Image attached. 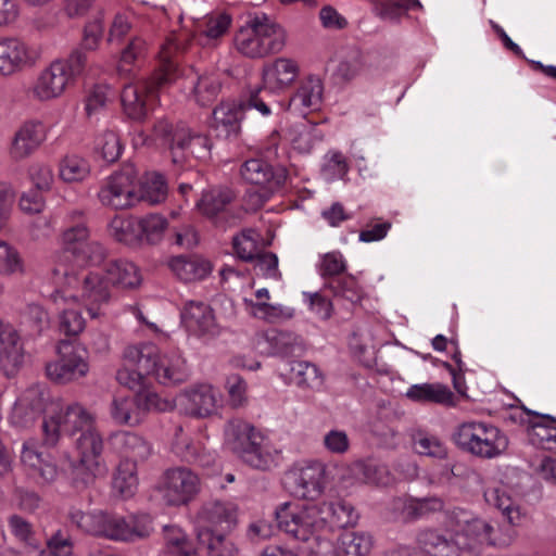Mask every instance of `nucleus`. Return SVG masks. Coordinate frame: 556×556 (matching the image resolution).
Listing matches in <instances>:
<instances>
[{"instance_id": "50", "label": "nucleus", "mask_w": 556, "mask_h": 556, "mask_svg": "<svg viewBox=\"0 0 556 556\" xmlns=\"http://www.w3.org/2000/svg\"><path fill=\"white\" fill-rule=\"evenodd\" d=\"M114 489L124 497L132 496L138 486L137 465L121 460L113 479Z\"/></svg>"}, {"instance_id": "1", "label": "nucleus", "mask_w": 556, "mask_h": 556, "mask_svg": "<svg viewBox=\"0 0 556 556\" xmlns=\"http://www.w3.org/2000/svg\"><path fill=\"white\" fill-rule=\"evenodd\" d=\"M189 39L184 34H170L162 43L159 60L160 67L149 80L127 84L122 91L121 101L126 115L142 121L153 105L157 89L170 84L178 77V59L187 51Z\"/></svg>"}, {"instance_id": "59", "label": "nucleus", "mask_w": 556, "mask_h": 556, "mask_svg": "<svg viewBox=\"0 0 556 556\" xmlns=\"http://www.w3.org/2000/svg\"><path fill=\"white\" fill-rule=\"evenodd\" d=\"M24 273V263L18 252L0 240V275L12 276Z\"/></svg>"}, {"instance_id": "51", "label": "nucleus", "mask_w": 556, "mask_h": 556, "mask_svg": "<svg viewBox=\"0 0 556 556\" xmlns=\"http://www.w3.org/2000/svg\"><path fill=\"white\" fill-rule=\"evenodd\" d=\"M110 233L119 242L135 243L140 240L138 219L116 216L110 223Z\"/></svg>"}, {"instance_id": "33", "label": "nucleus", "mask_w": 556, "mask_h": 556, "mask_svg": "<svg viewBox=\"0 0 556 556\" xmlns=\"http://www.w3.org/2000/svg\"><path fill=\"white\" fill-rule=\"evenodd\" d=\"M153 377L164 386L185 382L189 377L186 359L178 352L161 354Z\"/></svg>"}, {"instance_id": "23", "label": "nucleus", "mask_w": 556, "mask_h": 556, "mask_svg": "<svg viewBox=\"0 0 556 556\" xmlns=\"http://www.w3.org/2000/svg\"><path fill=\"white\" fill-rule=\"evenodd\" d=\"M181 320L186 329L198 338L213 339L222 332L213 308L203 302L189 301L181 312Z\"/></svg>"}, {"instance_id": "44", "label": "nucleus", "mask_w": 556, "mask_h": 556, "mask_svg": "<svg viewBox=\"0 0 556 556\" xmlns=\"http://www.w3.org/2000/svg\"><path fill=\"white\" fill-rule=\"evenodd\" d=\"M556 418L542 415L541 420L531 422L528 429L529 441L542 448L556 450Z\"/></svg>"}, {"instance_id": "18", "label": "nucleus", "mask_w": 556, "mask_h": 556, "mask_svg": "<svg viewBox=\"0 0 556 556\" xmlns=\"http://www.w3.org/2000/svg\"><path fill=\"white\" fill-rule=\"evenodd\" d=\"M152 531V518L148 514L124 517L108 513L102 538L117 542H135L148 538Z\"/></svg>"}, {"instance_id": "10", "label": "nucleus", "mask_w": 556, "mask_h": 556, "mask_svg": "<svg viewBox=\"0 0 556 556\" xmlns=\"http://www.w3.org/2000/svg\"><path fill=\"white\" fill-rule=\"evenodd\" d=\"M96 428V416L79 403H72L43 419V444L55 446L61 432L76 438Z\"/></svg>"}, {"instance_id": "34", "label": "nucleus", "mask_w": 556, "mask_h": 556, "mask_svg": "<svg viewBox=\"0 0 556 556\" xmlns=\"http://www.w3.org/2000/svg\"><path fill=\"white\" fill-rule=\"evenodd\" d=\"M29 59L26 43L16 38L0 39V75L14 74L23 68Z\"/></svg>"}, {"instance_id": "11", "label": "nucleus", "mask_w": 556, "mask_h": 556, "mask_svg": "<svg viewBox=\"0 0 556 556\" xmlns=\"http://www.w3.org/2000/svg\"><path fill=\"white\" fill-rule=\"evenodd\" d=\"M160 356L153 343L128 345L123 353L125 367L116 374L118 382L130 390L147 389L146 378L153 377Z\"/></svg>"}, {"instance_id": "48", "label": "nucleus", "mask_w": 556, "mask_h": 556, "mask_svg": "<svg viewBox=\"0 0 556 556\" xmlns=\"http://www.w3.org/2000/svg\"><path fill=\"white\" fill-rule=\"evenodd\" d=\"M167 182L162 174H147L138 190L139 201L159 204L167 198Z\"/></svg>"}, {"instance_id": "49", "label": "nucleus", "mask_w": 556, "mask_h": 556, "mask_svg": "<svg viewBox=\"0 0 556 556\" xmlns=\"http://www.w3.org/2000/svg\"><path fill=\"white\" fill-rule=\"evenodd\" d=\"M324 286L336 298L346 300L352 304L359 303L364 298V291L353 276L332 278L327 280Z\"/></svg>"}, {"instance_id": "4", "label": "nucleus", "mask_w": 556, "mask_h": 556, "mask_svg": "<svg viewBox=\"0 0 556 556\" xmlns=\"http://www.w3.org/2000/svg\"><path fill=\"white\" fill-rule=\"evenodd\" d=\"M239 53L250 59H262L281 52L287 43L286 29L265 13L248 16L233 38Z\"/></svg>"}, {"instance_id": "55", "label": "nucleus", "mask_w": 556, "mask_h": 556, "mask_svg": "<svg viewBox=\"0 0 556 556\" xmlns=\"http://www.w3.org/2000/svg\"><path fill=\"white\" fill-rule=\"evenodd\" d=\"M96 148L102 159L108 163L116 162L123 151L121 138L118 134L113 130H106L101 134L97 139Z\"/></svg>"}, {"instance_id": "15", "label": "nucleus", "mask_w": 556, "mask_h": 556, "mask_svg": "<svg viewBox=\"0 0 556 556\" xmlns=\"http://www.w3.org/2000/svg\"><path fill=\"white\" fill-rule=\"evenodd\" d=\"M98 198L104 206L114 210H125L135 205L139 201L136 168L126 165L108 177L99 190Z\"/></svg>"}, {"instance_id": "29", "label": "nucleus", "mask_w": 556, "mask_h": 556, "mask_svg": "<svg viewBox=\"0 0 556 556\" xmlns=\"http://www.w3.org/2000/svg\"><path fill=\"white\" fill-rule=\"evenodd\" d=\"M300 66L289 58H277L264 65L262 78L264 88L276 91L288 88L299 76Z\"/></svg>"}, {"instance_id": "12", "label": "nucleus", "mask_w": 556, "mask_h": 556, "mask_svg": "<svg viewBox=\"0 0 556 556\" xmlns=\"http://www.w3.org/2000/svg\"><path fill=\"white\" fill-rule=\"evenodd\" d=\"M55 281L65 279L68 286L80 282L79 298L86 306L90 317L101 314V307L109 303L111 298L110 283L103 271H89L78 279L65 264H58L52 270Z\"/></svg>"}, {"instance_id": "35", "label": "nucleus", "mask_w": 556, "mask_h": 556, "mask_svg": "<svg viewBox=\"0 0 556 556\" xmlns=\"http://www.w3.org/2000/svg\"><path fill=\"white\" fill-rule=\"evenodd\" d=\"M81 218L83 213L80 211L71 212L67 219L72 224L62 230L59 239L64 252L71 253L73 256L91 239L90 230Z\"/></svg>"}, {"instance_id": "27", "label": "nucleus", "mask_w": 556, "mask_h": 556, "mask_svg": "<svg viewBox=\"0 0 556 556\" xmlns=\"http://www.w3.org/2000/svg\"><path fill=\"white\" fill-rule=\"evenodd\" d=\"M21 462L27 468L28 472L40 479L42 483L53 482L59 475L55 464L51 462L49 455H45L39 451V446L34 440H28L23 443Z\"/></svg>"}, {"instance_id": "26", "label": "nucleus", "mask_w": 556, "mask_h": 556, "mask_svg": "<svg viewBox=\"0 0 556 556\" xmlns=\"http://www.w3.org/2000/svg\"><path fill=\"white\" fill-rule=\"evenodd\" d=\"M110 445L123 460L146 462L153 452L152 444L142 435L130 431H117L110 435Z\"/></svg>"}, {"instance_id": "9", "label": "nucleus", "mask_w": 556, "mask_h": 556, "mask_svg": "<svg viewBox=\"0 0 556 556\" xmlns=\"http://www.w3.org/2000/svg\"><path fill=\"white\" fill-rule=\"evenodd\" d=\"M78 459L72 464V484L76 489L91 485L105 471L101 455L103 439L97 427L74 438Z\"/></svg>"}, {"instance_id": "13", "label": "nucleus", "mask_w": 556, "mask_h": 556, "mask_svg": "<svg viewBox=\"0 0 556 556\" xmlns=\"http://www.w3.org/2000/svg\"><path fill=\"white\" fill-rule=\"evenodd\" d=\"M241 177L249 184L260 187L258 192L249 194L250 203L261 207L268 199L279 191L287 178L288 172L282 166H273L263 159L247 160L240 168Z\"/></svg>"}, {"instance_id": "52", "label": "nucleus", "mask_w": 556, "mask_h": 556, "mask_svg": "<svg viewBox=\"0 0 556 556\" xmlns=\"http://www.w3.org/2000/svg\"><path fill=\"white\" fill-rule=\"evenodd\" d=\"M260 233L254 229H244L239 235L233 237L232 247L239 258L242 261H253L260 253L258 241Z\"/></svg>"}, {"instance_id": "57", "label": "nucleus", "mask_w": 556, "mask_h": 556, "mask_svg": "<svg viewBox=\"0 0 556 556\" xmlns=\"http://www.w3.org/2000/svg\"><path fill=\"white\" fill-rule=\"evenodd\" d=\"M413 444L415 451L420 455L440 459L447 456L446 446L437 437L428 435L425 433H417L413 438Z\"/></svg>"}, {"instance_id": "5", "label": "nucleus", "mask_w": 556, "mask_h": 556, "mask_svg": "<svg viewBox=\"0 0 556 556\" xmlns=\"http://www.w3.org/2000/svg\"><path fill=\"white\" fill-rule=\"evenodd\" d=\"M318 504L292 507L285 503L276 510L279 528L292 538L307 542L314 540L319 553L331 549V538L327 535L328 518L321 516Z\"/></svg>"}, {"instance_id": "32", "label": "nucleus", "mask_w": 556, "mask_h": 556, "mask_svg": "<svg viewBox=\"0 0 556 556\" xmlns=\"http://www.w3.org/2000/svg\"><path fill=\"white\" fill-rule=\"evenodd\" d=\"M168 266L174 275L184 282H194L206 278L213 266L199 255H179L169 260Z\"/></svg>"}, {"instance_id": "28", "label": "nucleus", "mask_w": 556, "mask_h": 556, "mask_svg": "<svg viewBox=\"0 0 556 556\" xmlns=\"http://www.w3.org/2000/svg\"><path fill=\"white\" fill-rule=\"evenodd\" d=\"M51 300L56 309L60 311V331L66 336H77L85 328V319L81 316L77 306V296L63 292L55 291L51 295Z\"/></svg>"}, {"instance_id": "53", "label": "nucleus", "mask_w": 556, "mask_h": 556, "mask_svg": "<svg viewBox=\"0 0 556 556\" xmlns=\"http://www.w3.org/2000/svg\"><path fill=\"white\" fill-rule=\"evenodd\" d=\"M231 21V16L225 12L211 14L199 25V31L207 41L216 40L228 31Z\"/></svg>"}, {"instance_id": "54", "label": "nucleus", "mask_w": 556, "mask_h": 556, "mask_svg": "<svg viewBox=\"0 0 556 556\" xmlns=\"http://www.w3.org/2000/svg\"><path fill=\"white\" fill-rule=\"evenodd\" d=\"M229 531L213 532L205 535V539H199L200 543L205 544L210 556H237L238 548L235 543L227 538Z\"/></svg>"}, {"instance_id": "25", "label": "nucleus", "mask_w": 556, "mask_h": 556, "mask_svg": "<svg viewBox=\"0 0 556 556\" xmlns=\"http://www.w3.org/2000/svg\"><path fill=\"white\" fill-rule=\"evenodd\" d=\"M324 86L318 77L309 76L301 83L291 96L287 110L294 116L305 117L319 110L323 100Z\"/></svg>"}, {"instance_id": "62", "label": "nucleus", "mask_w": 556, "mask_h": 556, "mask_svg": "<svg viewBox=\"0 0 556 556\" xmlns=\"http://www.w3.org/2000/svg\"><path fill=\"white\" fill-rule=\"evenodd\" d=\"M346 269V262L340 252H329L321 256L318 267L320 276L327 280L340 278Z\"/></svg>"}, {"instance_id": "31", "label": "nucleus", "mask_w": 556, "mask_h": 556, "mask_svg": "<svg viewBox=\"0 0 556 556\" xmlns=\"http://www.w3.org/2000/svg\"><path fill=\"white\" fill-rule=\"evenodd\" d=\"M243 110L235 101L220 102L213 111V127L218 137H236L241 129Z\"/></svg>"}, {"instance_id": "16", "label": "nucleus", "mask_w": 556, "mask_h": 556, "mask_svg": "<svg viewBox=\"0 0 556 556\" xmlns=\"http://www.w3.org/2000/svg\"><path fill=\"white\" fill-rule=\"evenodd\" d=\"M286 484L296 497L317 500L327 485V466L317 460L295 465L286 473Z\"/></svg>"}, {"instance_id": "39", "label": "nucleus", "mask_w": 556, "mask_h": 556, "mask_svg": "<svg viewBox=\"0 0 556 556\" xmlns=\"http://www.w3.org/2000/svg\"><path fill=\"white\" fill-rule=\"evenodd\" d=\"M290 380L301 389L321 390L325 377L320 369L306 361H293L289 364Z\"/></svg>"}, {"instance_id": "36", "label": "nucleus", "mask_w": 556, "mask_h": 556, "mask_svg": "<svg viewBox=\"0 0 556 556\" xmlns=\"http://www.w3.org/2000/svg\"><path fill=\"white\" fill-rule=\"evenodd\" d=\"M104 274L110 286L123 289L136 288L141 282L138 267L126 260L109 262L104 267Z\"/></svg>"}, {"instance_id": "42", "label": "nucleus", "mask_w": 556, "mask_h": 556, "mask_svg": "<svg viewBox=\"0 0 556 556\" xmlns=\"http://www.w3.org/2000/svg\"><path fill=\"white\" fill-rule=\"evenodd\" d=\"M164 549L168 556H198L193 542L181 528L175 525L164 526Z\"/></svg>"}, {"instance_id": "60", "label": "nucleus", "mask_w": 556, "mask_h": 556, "mask_svg": "<svg viewBox=\"0 0 556 556\" xmlns=\"http://www.w3.org/2000/svg\"><path fill=\"white\" fill-rule=\"evenodd\" d=\"M138 224L140 240L146 239L151 243L157 242L162 238L167 226L166 219L159 214H150L138 219Z\"/></svg>"}, {"instance_id": "8", "label": "nucleus", "mask_w": 556, "mask_h": 556, "mask_svg": "<svg viewBox=\"0 0 556 556\" xmlns=\"http://www.w3.org/2000/svg\"><path fill=\"white\" fill-rule=\"evenodd\" d=\"M152 136L154 140L168 146L174 164H182L189 155L201 159L210 149L208 139L204 135L191 130L184 123L173 125L165 117L154 122Z\"/></svg>"}, {"instance_id": "43", "label": "nucleus", "mask_w": 556, "mask_h": 556, "mask_svg": "<svg viewBox=\"0 0 556 556\" xmlns=\"http://www.w3.org/2000/svg\"><path fill=\"white\" fill-rule=\"evenodd\" d=\"M233 198L235 194L229 188L214 187L203 191L202 197L197 202V206L203 215L215 217L218 213L225 211Z\"/></svg>"}, {"instance_id": "24", "label": "nucleus", "mask_w": 556, "mask_h": 556, "mask_svg": "<svg viewBox=\"0 0 556 556\" xmlns=\"http://www.w3.org/2000/svg\"><path fill=\"white\" fill-rule=\"evenodd\" d=\"M43 408V390L38 386H33L16 400L10 415V422L15 428L28 429L41 416Z\"/></svg>"}, {"instance_id": "40", "label": "nucleus", "mask_w": 556, "mask_h": 556, "mask_svg": "<svg viewBox=\"0 0 556 556\" xmlns=\"http://www.w3.org/2000/svg\"><path fill=\"white\" fill-rule=\"evenodd\" d=\"M318 506L321 508V516L328 518L327 535H329L333 527L345 528L356 522L357 515L353 506L344 501L325 502L318 504Z\"/></svg>"}, {"instance_id": "41", "label": "nucleus", "mask_w": 556, "mask_h": 556, "mask_svg": "<svg viewBox=\"0 0 556 556\" xmlns=\"http://www.w3.org/2000/svg\"><path fill=\"white\" fill-rule=\"evenodd\" d=\"M108 513L102 510L83 511L79 508L71 507L68 510V519L81 532L102 536Z\"/></svg>"}, {"instance_id": "64", "label": "nucleus", "mask_w": 556, "mask_h": 556, "mask_svg": "<svg viewBox=\"0 0 556 556\" xmlns=\"http://www.w3.org/2000/svg\"><path fill=\"white\" fill-rule=\"evenodd\" d=\"M250 304L252 315L268 323H275L281 318H289L292 316L291 312L280 304H269L267 302L254 303L252 301H250Z\"/></svg>"}, {"instance_id": "14", "label": "nucleus", "mask_w": 556, "mask_h": 556, "mask_svg": "<svg viewBox=\"0 0 556 556\" xmlns=\"http://www.w3.org/2000/svg\"><path fill=\"white\" fill-rule=\"evenodd\" d=\"M201 490L199 476L188 467H173L165 470L157 491L167 506L188 505Z\"/></svg>"}, {"instance_id": "38", "label": "nucleus", "mask_w": 556, "mask_h": 556, "mask_svg": "<svg viewBox=\"0 0 556 556\" xmlns=\"http://www.w3.org/2000/svg\"><path fill=\"white\" fill-rule=\"evenodd\" d=\"M485 502L498 510L510 525H518L521 520V511L517 502L510 496L505 485H493L484 490Z\"/></svg>"}, {"instance_id": "19", "label": "nucleus", "mask_w": 556, "mask_h": 556, "mask_svg": "<svg viewBox=\"0 0 556 556\" xmlns=\"http://www.w3.org/2000/svg\"><path fill=\"white\" fill-rule=\"evenodd\" d=\"M197 522L198 539H205L213 532L230 531L237 522V508L229 502H206L197 514Z\"/></svg>"}, {"instance_id": "17", "label": "nucleus", "mask_w": 556, "mask_h": 556, "mask_svg": "<svg viewBox=\"0 0 556 556\" xmlns=\"http://www.w3.org/2000/svg\"><path fill=\"white\" fill-rule=\"evenodd\" d=\"M135 396L116 395L110 404V416L117 425L137 426L144 412L159 407V396L149 389L134 390Z\"/></svg>"}, {"instance_id": "56", "label": "nucleus", "mask_w": 556, "mask_h": 556, "mask_svg": "<svg viewBox=\"0 0 556 556\" xmlns=\"http://www.w3.org/2000/svg\"><path fill=\"white\" fill-rule=\"evenodd\" d=\"M443 507L444 503L440 497L429 496L408 500L404 506V510L408 517L416 519L431 513L440 511Z\"/></svg>"}, {"instance_id": "63", "label": "nucleus", "mask_w": 556, "mask_h": 556, "mask_svg": "<svg viewBox=\"0 0 556 556\" xmlns=\"http://www.w3.org/2000/svg\"><path fill=\"white\" fill-rule=\"evenodd\" d=\"M370 341V333L366 331L354 332L350 340L353 354L366 366H370L374 358V346Z\"/></svg>"}, {"instance_id": "58", "label": "nucleus", "mask_w": 556, "mask_h": 556, "mask_svg": "<svg viewBox=\"0 0 556 556\" xmlns=\"http://www.w3.org/2000/svg\"><path fill=\"white\" fill-rule=\"evenodd\" d=\"M317 139L316 128L305 123L295 125L290 130L291 143L301 153L311 152Z\"/></svg>"}, {"instance_id": "20", "label": "nucleus", "mask_w": 556, "mask_h": 556, "mask_svg": "<svg viewBox=\"0 0 556 556\" xmlns=\"http://www.w3.org/2000/svg\"><path fill=\"white\" fill-rule=\"evenodd\" d=\"M60 357L47 364L46 372L50 380L65 384L84 378L89 371V364L84 350L66 345Z\"/></svg>"}, {"instance_id": "46", "label": "nucleus", "mask_w": 556, "mask_h": 556, "mask_svg": "<svg viewBox=\"0 0 556 556\" xmlns=\"http://www.w3.org/2000/svg\"><path fill=\"white\" fill-rule=\"evenodd\" d=\"M90 170L89 162L77 154H67L59 163V176L68 184L85 180Z\"/></svg>"}, {"instance_id": "30", "label": "nucleus", "mask_w": 556, "mask_h": 556, "mask_svg": "<svg viewBox=\"0 0 556 556\" xmlns=\"http://www.w3.org/2000/svg\"><path fill=\"white\" fill-rule=\"evenodd\" d=\"M23 345L16 330L5 325L0 329V366L7 376L14 375L23 364Z\"/></svg>"}, {"instance_id": "2", "label": "nucleus", "mask_w": 556, "mask_h": 556, "mask_svg": "<svg viewBox=\"0 0 556 556\" xmlns=\"http://www.w3.org/2000/svg\"><path fill=\"white\" fill-rule=\"evenodd\" d=\"M493 527L475 518L446 529H426L418 534L419 547L430 556H477L484 544H493Z\"/></svg>"}, {"instance_id": "3", "label": "nucleus", "mask_w": 556, "mask_h": 556, "mask_svg": "<svg viewBox=\"0 0 556 556\" xmlns=\"http://www.w3.org/2000/svg\"><path fill=\"white\" fill-rule=\"evenodd\" d=\"M224 442L242 463L253 469L265 471L276 465L278 450L270 439L242 418H231L225 424Z\"/></svg>"}, {"instance_id": "47", "label": "nucleus", "mask_w": 556, "mask_h": 556, "mask_svg": "<svg viewBox=\"0 0 556 556\" xmlns=\"http://www.w3.org/2000/svg\"><path fill=\"white\" fill-rule=\"evenodd\" d=\"M222 88L220 75L217 72L200 75L193 87V96L198 104L206 106L213 103Z\"/></svg>"}, {"instance_id": "61", "label": "nucleus", "mask_w": 556, "mask_h": 556, "mask_svg": "<svg viewBox=\"0 0 556 556\" xmlns=\"http://www.w3.org/2000/svg\"><path fill=\"white\" fill-rule=\"evenodd\" d=\"M321 172L328 180L344 178L349 172L345 156L339 151L328 152L325 155Z\"/></svg>"}, {"instance_id": "7", "label": "nucleus", "mask_w": 556, "mask_h": 556, "mask_svg": "<svg viewBox=\"0 0 556 556\" xmlns=\"http://www.w3.org/2000/svg\"><path fill=\"white\" fill-rule=\"evenodd\" d=\"M453 441L460 450L482 459L500 457L508 447L506 434L496 426L481 420L459 424L453 433Z\"/></svg>"}, {"instance_id": "6", "label": "nucleus", "mask_w": 556, "mask_h": 556, "mask_svg": "<svg viewBox=\"0 0 556 556\" xmlns=\"http://www.w3.org/2000/svg\"><path fill=\"white\" fill-rule=\"evenodd\" d=\"M86 53L74 50L67 59H59L45 67L34 81L30 93L38 101H51L60 98L85 68Z\"/></svg>"}, {"instance_id": "22", "label": "nucleus", "mask_w": 556, "mask_h": 556, "mask_svg": "<svg viewBox=\"0 0 556 556\" xmlns=\"http://www.w3.org/2000/svg\"><path fill=\"white\" fill-rule=\"evenodd\" d=\"M47 130L39 121H27L14 132L8 148L9 156L14 162L30 157L46 141Z\"/></svg>"}, {"instance_id": "37", "label": "nucleus", "mask_w": 556, "mask_h": 556, "mask_svg": "<svg viewBox=\"0 0 556 556\" xmlns=\"http://www.w3.org/2000/svg\"><path fill=\"white\" fill-rule=\"evenodd\" d=\"M406 396L414 402H429L455 406L454 393L442 383H419L408 388Z\"/></svg>"}, {"instance_id": "45", "label": "nucleus", "mask_w": 556, "mask_h": 556, "mask_svg": "<svg viewBox=\"0 0 556 556\" xmlns=\"http://www.w3.org/2000/svg\"><path fill=\"white\" fill-rule=\"evenodd\" d=\"M372 547V538L366 532H344L338 542L339 556H367Z\"/></svg>"}, {"instance_id": "21", "label": "nucleus", "mask_w": 556, "mask_h": 556, "mask_svg": "<svg viewBox=\"0 0 556 556\" xmlns=\"http://www.w3.org/2000/svg\"><path fill=\"white\" fill-rule=\"evenodd\" d=\"M218 401V391L208 383L192 384L177 396V405L181 412L200 418L215 414Z\"/></svg>"}]
</instances>
